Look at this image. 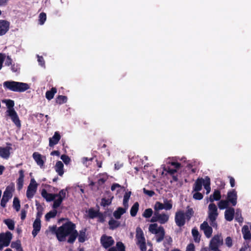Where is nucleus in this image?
<instances>
[{"instance_id":"obj_1","label":"nucleus","mask_w":251,"mask_h":251,"mask_svg":"<svg viewBox=\"0 0 251 251\" xmlns=\"http://www.w3.org/2000/svg\"><path fill=\"white\" fill-rule=\"evenodd\" d=\"M49 228L51 233L55 234L59 242L65 241L66 237H68L67 242L73 244L78 236V232L75 229L76 226L71 221L66 222L59 227L53 226Z\"/></svg>"},{"instance_id":"obj_2","label":"nucleus","mask_w":251,"mask_h":251,"mask_svg":"<svg viewBox=\"0 0 251 251\" xmlns=\"http://www.w3.org/2000/svg\"><path fill=\"white\" fill-rule=\"evenodd\" d=\"M5 89L13 92H23L29 89L28 84L15 81H6L3 83Z\"/></svg>"},{"instance_id":"obj_3","label":"nucleus","mask_w":251,"mask_h":251,"mask_svg":"<svg viewBox=\"0 0 251 251\" xmlns=\"http://www.w3.org/2000/svg\"><path fill=\"white\" fill-rule=\"evenodd\" d=\"M5 102L8 108L6 111L7 115L11 118L12 121L15 124L16 126L18 128H20L21 126V121L17 112L13 108L14 101L11 100H5Z\"/></svg>"},{"instance_id":"obj_4","label":"nucleus","mask_w":251,"mask_h":251,"mask_svg":"<svg viewBox=\"0 0 251 251\" xmlns=\"http://www.w3.org/2000/svg\"><path fill=\"white\" fill-rule=\"evenodd\" d=\"M208 218L210 222V225L212 226H213V223H215V221L218 215L217 207L215 204L211 203L208 205Z\"/></svg>"},{"instance_id":"obj_5","label":"nucleus","mask_w":251,"mask_h":251,"mask_svg":"<svg viewBox=\"0 0 251 251\" xmlns=\"http://www.w3.org/2000/svg\"><path fill=\"white\" fill-rule=\"evenodd\" d=\"M169 216L165 213L160 214L159 212H154L153 216L151 220V222H158L161 224H164L169 220Z\"/></svg>"},{"instance_id":"obj_6","label":"nucleus","mask_w":251,"mask_h":251,"mask_svg":"<svg viewBox=\"0 0 251 251\" xmlns=\"http://www.w3.org/2000/svg\"><path fill=\"white\" fill-rule=\"evenodd\" d=\"M223 244V239L221 235H215L211 240L209 248L211 250H218L219 247Z\"/></svg>"},{"instance_id":"obj_7","label":"nucleus","mask_w":251,"mask_h":251,"mask_svg":"<svg viewBox=\"0 0 251 251\" xmlns=\"http://www.w3.org/2000/svg\"><path fill=\"white\" fill-rule=\"evenodd\" d=\"M38 184L34 178H32L27 187L26 193V197L28 199L32 198L36 192Z\"/></svg>"},{"instance_id":"obj_8","label":"nucleus","mask_w":251,"mask_h":251,"mask_svg":"<svg viewBox=\"0 0 251 251\" xmlns=\"http://www.w3.org/2000/svg\"><path fill=\"white\" fill-rule=\"evenodd\" d=\"M176 225L179 227L183 226L186 222L185 213L183 210H178L176 212L175 217Z\"/></svg>"},{"instance_id":"obj_9","label":"nucleus","mask_w":251,"mask_h":251,"mask_svg":"<svg viewBox=\"0 0 251 251\" xmlns=\"http://www.w3.org/2000/svg\"><path fill=\"white\" fill-rule=\"evenodd\" d=\"M13 187H10L9 186L7 187L6 190L3 193L2 198L0 201V205L2 207L6 206V203L12 197V191Z\"/></svg>"},{"instance_id":"obj_10","label":"nucleus","mask_w":251,"mask_h":251,"mask_svg":"<svg viewBox=\"0 0 251 251\" xmlns=\"http://www.w3.org/2000/svg\"><path fill=\"white\" fill-rule=\"evenodd\" d=\"M226 200L233 206L237 204V194L235 189H232L228 191L227 194Z\"/></svg>"},{"instance_id":"obj_11","label":"nucleus","mask_w":251,"mask_h":251,"mask_svg":"<svg viewBox=\"0 0 251 251\" xmlns=\"http://www.w3.org/2000/svg\"><path fill=\"white\" fill-rule=\"evenodd\" d=\"M12 238V235L10 232L7 231L5 234H0V243H2L4 247H8Z\"/></svg>"},{"instance_id":"obj_12","label":"nucleus","mask_w":251,"mask_h":251,"mask_svg":"<svg viewBox=\"0 0 251 251\" xmlns=\"http://www.w3.org/2000/svg\"><path fill=\"white\" fill-rule=\"evenodd\" d=\"M114 243V240L111 236L103 235L100 238V243L102 247L105 249L111 247Z\"/></svg>"},{"instance_id":"obj_13","label":"nucleus","mask_w":251,"mask_h":251,"mask_svg":"<svg viewBox=\"0 0 251 251\" xmlns=\"http://www.w3.org/2000/svg\"><path fill=\"white\" fill-rule=\"evenodd\" d=\"M7 146L6 147H0V156L4 159H7L10 156V151L12 150L11 144L10 143L6 144Z\"/></svg>"},{"instance_id":"obj_14","label":"nucleus","mask_w":251,"mask_h":251,"mask_svg":"<svg viewBox=\"0 0 251 251\" xmlns=\"http://www.w3.org/2000/svg\"><path fill=\"white\" fill-rule=\"evenodd\" d=\"M10 22L4 20H0V36L5 35L10 28Z\"/></svg>"},{"instance_id":"obj_15","label":"nucleus","mask_w":251,"mask_h":251,"mask_svg":"<svg viewBox=\"0 0 251 251\" xmlns=\"http://www.w3.org/2000/svg\"><path fill=\"white\" fill-rule=\"evenodd\" d=\"M200 228L203 231L204 235L207 238H210L211 236L213 229L212 228L208 225L207 222H203V223L201 225Z\"/></svg>"},{"instance_id":"obj_16","label":"nucleus","mask_w":251,"mask_h":251,"mask_svg":"<svg viewBox=\"0 0 251 251\" xmlns=\"http://www.w3.org/2000/svg\"><path fill=\"white\" fill-rule=\"evenodd\" d=\"M61 139V135L58 131H55L53 136L49 138V146L53 147L57 144Z\"/></svg>"},{"instance_id":"obj_17","label":"nucleus","mask_w":251,"mask_h":251,"mask_svg":"<svg viewBox=\"0 0 251 251\" xmlns=\"http://www.w3.org/2000/svg\"><path fill=\"white\" fill-rule=\"evenodd\" d=\"M205 182V178H198L195 181L193 187V191L198 192L200 191L202 189V185L204 186Z\"/></svg>"},{"instance_id":"obj_18","label":"nucleus","mask_w":251,"mask_h":251,"mask_svg":"<svg viewBox=\"0 0 251 251\" xmlns=\"http://www.w3.org/2000/svg\"><path fill=\"white\" fill-rule=\"evenodd\" d=\"M235 210L233 207H229L225 212V218L227 221L233 220L234 216Z\"/></svg>"},{"instance_id":"obj_19","label":"nucleus","mask_w":251,"mask_h":251,"mask_svg":"<svg viewBox=\"0 0 251 251\" xmlns=\"http://www.w3.org/2000/svg\"><path fill=\"white\" fill-rule=\"evenodd\" d=\"M24 173L25 171L22 169L19 171V177L17 180V186L18 190H21L23 188L25 177Z\"/></svg>"},{"instance_id":"obj_20","label":"nucleus","mask_w":251,"mask_h":251,"mask_svg":"<svg viewBox=\"0 0 251 251\" xmlns=\"http://www.w3.org/2000/svg\"><path fill=\"white\" fill-rule=\"evenodd\" d=\"M42 196L46 199L47 201H51L55 200L56 198L55 194H51L47 192L46 190L43 189L41 192Z\"/></svg>"},{"instance_id":"obj_21","label":"nucleus","mask_w":251,"mask_h":251,"mask_svg":"<svg viewBox=\"0 0 251 251\" xmlns=\"http://www.w3.org/2000/svg\"><path fill=\"white\" fill-rule=\"evenodd\" d=\"M33 227L32 234L35 237L41 229V220H35L33 224Z\"/></svg>"},{"instance_id":"obj_22","label":"nucleus","mask_w":251,"mask_h":251,"mask_svg":"<svg viewBox=\"0 0 251 251\" xmlns=\"http://www.w3.org/2000/svg\"><path fill=\"white\" fill-rule=\"evenodd\" d=\"M33 158L40 167H42L44 165V161L42 159L41 154L37 152H35L32 155Z\"/></svg>"},{"instance_id":"obj_23","label":"nucleus","mask_w":251,"mask_h":251,"mask_svg":"<svg viewBox=\"0 0 251 251\" xmlns=\"http://www.w3.org/2000/svg\"><path fill=\"white\" fill-rule=\"evenodd\" d=\"M55 171L58 173V175L62 176L64 173V165L61 161H58L56 163L54 167Z\"/></svg>"},{"instance_id":"obj_24","label":"nucleus","mask_w":251,"mask_h":251,"mask_svg":"<svg viewBox=\"0 0 251 251\" xmlns=\"http://www.w3.org/2000/svg\"><path fill=\"white\" fill-rule=\"evenodd\" d=\"M136 238L137 240V243L145 242V238L144 236L143 232L140 227L136 228Z\"/></svg>"},{"instance_id":"obj_25","label":"nucleus","mask_w":251,"mask_h":251,"mask_svg":"<svg viewBox=\"0 0 251 251\" xmlns=\"http://www.w3.org/2000/svg\"><path fill=\"white\" fill-rule=\"evenodd\" d=\"M221 198V194L219 190H215L213 194L209 197V201L212 202L214 201H219Z\"/></svg>"},{"instance_id":"obj_26","label":"nucleus","mask_w":251,"mask_h":251,"mask_svg":"<svg viewBox=\"0 0 251 251\" xmlns=\"http://www.w3.org/2000/svg\"><path fill=\"white\" fill-rule=\"evenodd\" d=\"M242 232L245 240H250L251 239V233L248 226L245 225L243 226Z\"/></svg>"},{"instance_id":"obj_27","label":"nucleus","mask_w":251,"mask_h":251,"mask_svg":"<svg viewBox=\"0 0 251 251\" xmlns=\"http://www.w3.org/2000/svg\"><path fill=\"white\" fill-rule=\"evenodd\" d=\"M125 209L121 207H119L117 209L113 212V216L117 219H120L124 214L126 212Z\"/></svg>"},{"instance_id":"obj_28","label":"nucleus","mask_w":251,"mask_h":251,"mask_svg":"<svg viewBox=\"0 0 251 251\" xmlns=\"http://www.w3.org/2000/svg\"><path fill=\"white\" fill-rule=\"evenodd\" d=\"M86 228H84L82 229L79 231V233H78V240L79 242L83 243L87 239L86 232Z\"/></svg>"},{"instance_id":"obj_29","label":"nucleus","mask_w":251,"mask_h":251,"mask_svg":"<svg viewBox=\"0 0 251 251\" xmlns=\"http://www.w3.org/2000/svg\"><path fill=\"white\" fill-rule=\"evenodd\" d=\"M108 225L109 226V228L111 230H114L119 227L121 225V224L119 221L111 218L108 222Z\"/></svg>"},{"instance_id":"obj_30","label":"nucleus","mask_w":251,"mask_h":251,"mask_svg":"<svg viewBox=\"0 0 251 251\" xmlns=\"http://www.w3.org/2000/svg\"><path fill=\"white\" fill-rule=\"evenodd\" d=\"M160 232L158 234H156V242L159 243L161 242L165 236V230L162 226H160Z\"/></svg>"},{"instance_id":"obj_31","label":"nucleus","mask_w":251,"mask_h":251,"mask_svg":"<svg viewBox=\"0 0 251 251\" xmlns=\"http://www.w3.org/2000/svg\"><path fill=\"white\" fill-rule=\"evenodd\" d=\"M57 92V90L55 88L52 87L50 90L47 91L46 93V98L48 100H51L54 97V94Z\"/></svg>"},{"instance_id":"obj_32","label":"nucleus","mask_w":251,"mask_h":251,"mask_svg":"<svg viewBox=\"0 0 251 251\" xmlns=\"http://www.w3.org/2000/svg\"><path fill=\"white\" fill-rule=\"evenodd\" d=\"M139 205L138 202H135L132 206L130 210V213L132 217H135L137 215L139 209Z\"/></svg>"},{"instance_id":"obj_33","label":"nucleus","mask_w":251,"mask_h":251,"mask_svg":"<svg viewBox=\"0 0 251 251\" xmlns=\"http://www.w3.org/2000/svg\"><path fill=\"white\" fill-rule=\"evenodd\" d=\"M113 198V196L111 197L110 198L106 199L105 198H103L101 200L100 205L102 207H106L108 206L111 204L112 199Z\"/></svg>"},{"instance_id":"obj_34","label":"nucleus","mask_w":251,"mask_h":251,"mask_svg":"<svg viewBox=\"0 0 251 251\" xmlns=\"http://www.w3.org/2000/svg\"><path fill=\"white\" fill-rule=\"evenodd\" d=\"M192 234L195 242L199 243L200 241V235L198 229L194 227L192 230Z\"/></svg>"},{"instance_id":"obj_35","label":"nucleus","mask_w":251,"mask_h":251,"mask_svg":"<svg viewBox=\"0 0 251 251\" xmlns=\"http://www.w3.org/2000/svg\"><path fill=\"white\" fill-rule=\"evenodd\" d=\"M204 188L206 191V194L210 193L211 191L210 187V179L209 176H206L205 177V182L204 184Z\"/></svg>"},{"instance_id":"obj_36","label":"nucleus","mask_w":251,"mask_h":251,"mask_svg":"<svg viewBox=\"0 0 251 251\" xmlns=\"http://www.w3.org/2000/svg\"><path fill=\"white\" fill-rule=\"evenodd\" d=\"M149 229L150 232L154 234H158L161 230H160V227L157 228V224L150 225Z\"/></svg>"},{"instance_id":"obj_37","label":"nucleus","mask_w":251,"mask_h":251,"mask_svg":"<svg viewBox=\"0 0 251 251\" xmlns=\"http://www.w3.org/2000/svg\"><path fill=\"white\" fill-rule=\"evenodd\" d=\"M218 207L220 209H227L229 207V202L226 200H221L218 203Z\"/></svg>"},{"instance_id":"obj_38","label":"nucleus","mask_w":251,"mask_h":251,"mask_svg":"<svg viewBox=\"0 0 251 251\" xmlns=\"http://www.w3.org/2000/svg\"><path fill=\"white\" fill-rule=\"evenodd\" d=\"M57 214V210L55 209L53 210L50 211L47 213L45 215V220L49 221L51 218H54Z\"/></svg>"},{"instance_id":"obj_39","label":"nucleus","mask_w":251,"mask_h":251,"mask_svg":"<svg viewBox=\"0 0 251 251\" xmlns=\"http://www.w3.org/2000/svg\"><path fill=\"white\" fill-rule=\"evenodd\" d=\"M67 97L65 96L59 95L56 98V102L59 104L65 103L67 101Z\"/></svg>"},{"instance_id":"obj_40","label":"nucleus","mask_w":251,"mask_h":251,"mask_svg":"<svg viewBox=\"0 0 251 251\" xmlns=\"http://www.w3.org/2000/svg\"><path fill=\"white\" fill-rule=\"evenodd\" d=\"M99 215V211H95L93 208H90L88 210V216L90 219H94Z\"/></svg>"},{"instance_id":"obj_41","label":"nucleus","mask_w":251,"mask_h":251,"mask_svg":"<svg viewBox=\"0 0 251 251\" xmlns=\"http://www.w3.org/2000/svg\"><path fill=\"white\" fill-rule=\"evenodd\" d=\"M4 223L7 225L10 230H13L15 227V224L12 220L8 219L4 221Z\"/></svg>"},{"instance_id":"obj_42","label":"nucleus","mask_w":251,"mask_h":251,"mask_svg":"<svg viewBox=\"0 0 251 251\" xmlns=\"http://www.w3.org/2000/svg\"><path fill=\"white\" fill-rule=\"evenodd\" d=\"M194 214V211L192 208H189L188 207V208L185 213V217L186 219L188 221H189L192 216H193Z\"/></svg>"},{"instance_id":"obj_43","label":"nucleus","mask_w":251,"mask_h":251,"mask_svg":"<svg viewBox=\"0 0 251 251\" xmlns=\"http://www.w3.org/2000/svg\"><path fill=\"white\" fill-rule=\"evenodd\" d=\"M164 209L163 203L159 202L156 201L154 206V212H159V210H162Z\"/></svg>"},{"instance_id":"obj_44","label":"nucleus","mask_w":251,"mask_h":251,"mask_svg":"<svg viewBox=\"0 0 251 251\" xmlns=\"http://www.w3.org/2000/svg\"><path fill=\"white\" fill-rule=\"evenodd\" d=\"M13 207L15 209L16 211H19L20 209V201L17 197H15L13 200Z\"/></svg>"},{"instance_id":"obj_45","label":"nucleus","mask_w":251,"mask_h":251,"mask_svg":"<svg viewBox=\"0 0 251 251\" xmlns=\"http://www.w3.org/2000/svg\"><path fill=\"white\" fill-rule=\"evenodd\" d=\"M37 212L36 214V217L35 220H41V218L43 215V208L38 204L37 207Z\"/></svg>"},{"instance_id":"obj_46","label":"nucleus","mask_w":251,"mask_h":251,"mask_svg":"<svg viewBox=\"0 0 251 251\" xmlns=\"http://www.w3.org/2000/svg\"><path fill=\"white\" fill-rule=\"evenodd\" d=\"M47 19L46 14L44 12H42L39 16V24L41 25H43Z\"/></svg>"},{"instance_id":"obj_47","label":"nucleus","mask_w":251,"mask_h":251,"mask_svg":"<svg viewBox=\"0 0 251 251\" xmlns=\"http://www.w3.org/2000/svg\"><path fill=\"white\" fill-rule=\"evenodd\" d=\"M163 204H164V209L167 210H170L171 209H172V206H173L172 201L171 200L168 201L167 199H166L164 201Z\"/></svg>"},{"instance_id":"obj_48","label":"nucleus","mask_w":251,"mask_h":251,"mask_svg":"<svg viewBox=\"0 0 251 251\" xmlns=\"http://www.w3.org/2000/svg\"><path fill=\"white\" fill-rule=\"evenodd\" d=\"M153 214V211L151 208L146 209L143 213V216L146 218H150Z\"/></svg>"},{"instance_id":"obj_49","label":"nucleus","mask_w":251,"mask_h":251,"mask_svg":"<svg viewBox=\"0 0 251 251\" xmlns=\"http://www.w3.org/2000/svg\"><path fill=\"white\" fill-rule=\"evenodd\" d=\"M62 198H58L56 200H54L52 207L54 209H56L60 206L63 201Z\"/></svg>"},{"instance_id":"obj_50","label":"nucleus","mask_w":251,"mask_h":251,"mask_svg":"<svg viewBox=\"0 0 251 251\" xmlns=\"http://www.w3.org/2000/svg\"><path fill=\"white\" fill-rule=\"evenodd\" d=\"M117 251H126L125 246L122 242H118L116 243Z\"/></svg>"},{"instance_id":"obj_51","label":"nucleus","mask_w":251,"mask_h":251,"mask_svg":"<svg viewBox=\"0 0 251 251\" xmlns=\"http://www.w3.org/2000/svg\"><path fill=\"white\" fill-rule=\"evenodd\" d=\"M193 198L196 200H201L203 199V196L201 193L198 191L196 192V193L193 194Z\"/></svg>"},{"instance_id":"obj_52","label":"nucleus","mask_w":251,"mask_h":251,"mask_svg":"<svg viewBox=\"0 0 251 251\" xmlns=\"http://www.w3.org/2000/svg\"><path fill=\"white\" fill-rule=\"evenodd\" d=\"M11 246L12 248H16L18 251H23L20 243L17 242H12Z\"/></svg>"},{"instance_id":"obj_53","label":"nucleus","mask_w":251,"mask_h":251,"mask_svg":"<svg viewBox=\"0 0 251 251\" xmlns=\"http://www.w3.org/2000/svg\"><path fill=\"white\" fill-rule=\"evenodd\" d=\"M61 159L63 161V162L66 165L68 164L71 161L70 158L68 155L65 154L62 155L61 156Z\"/></svg>"},{"instance_id":"obj_54","label":"nucleus","mask_w":251,"mask_h":251,"mask_svg":"<svg viewBox=\"0 0 251 251\" xmlns=\"http://www.w3.org/2000/svg\"><path fill=\"white\" fill-rule=\"evenodd\" d=\"M66 191L64 189L60 190L58 194H55L56 196V198H62L63 200L66 197Z\"/></svg>"},{"instance_id":"obj_55","label":"nucleus","mask_w":251,"mask_h":251,"mask_svg":"<svg viewBox=\"0 0 251 251\" xmlns=\"http://www.w3.org/2000/svg\"><path fill=\"white\" fill-rule=\"evenodd\" d=\"M164 170L172 176L174 175L177 172L176 169H172L169 167L165 168Z\"/></svg>"},{"instance_id":"obj_56","label":"nucleus","mask_w":251,"mask_h":251,"mask_svg":"<svg viewBox=\"0 0 251 251\" xmlns=\"http://www.w3.org/2000/svg\"><path fill=\"white\" fill-rule=\"evenodd\" d=\"M11 66V70L13 72L16 73L19 72L20 67L17 64L14 63Z\"/></svg>"},{"instance_id":"obj_57","label":"nucleus","mask_w":251,"mask_h":251,"mask_svg":"<svg viewBox=\"0 0 251 251\" xmlns=\"http://www.w3.org/2000/svg\"><path fill=\"white\" fill-rule=\"evenodd\" d=\"M143 191L145 194H146L151 197H152L155 194V192L153 191L149 190L146 189L145 188H143Z\"/></svg>"},{"instance_id":"obj_58","label":"nucleus","mask_w":251,"mask_h":251,"mask_svg":"<svg viewBox=\"0 0 251 251\" xmlns=\"http://www.w3.org/2000/svg\"><path fill=\"white\" fill-rule=\"evenodd\" d=\"M137 244L139 246L141 251H146V242L137 243Z\"/></svg>"},{"instance_id":"obj_59","label":"nucleus","mask_w":251,"mask_h":251,"mask_svg":"<svg viewBox=\"0 0 251 251\" xmlns=\"http://www.w3.org/2000/svg\"><path fill=\"white\" fill-rule=\"evenodd\" d=\"M173 242L172 239L170 236L166 237L164 242V246L166 245H170Z\"/></svg>"},{"instance_id":"obj_60","label":"nucleus","mask_w":251,"mask_h":251,"mask_svg":"<svg viewBox=\"0 0 251 251\" xmlns=\"http://www.w3.org/2000/svg\"><path fill=\"white\" fill-rule=\"evenodd\" d=\"M226 244L230 248L232 246V240L230 237H227L226 239Z\"/></svg>"},{"instance_id":"obj_61","label":"nucleus","mask_w":251,"mask_h":251,"mask_svg":"<svg viewBox=\"0 0 251 251\" xmlns=\"http://www.w3.org/2000/svg\"><path fill=\"white\" fill-rule=\"evenodd\" d=\"M12 62H13V61H12V59H11V58L9 56H7L6 58V60L5 61V65L6 66H10V65H11L12 64Z\"/></svg>"},{"instance_id":"obj_62","label":"nucleus","mask_w":251,"mask_h":251,"mask_svg":"<svg viewBox=\"0 0 251 251\" xmlns=\"http://www.w3.org/2000/svg\"><path fill=\"white\" fill-rule=\"evenodd\" d=\"M186 251H195V245L193 243L188 244L186 247Z\"/></svg>"},{"instance_id":"obj_63","label":"nucleus","mask_w":251,"mask_h":251,"mask_svg":"<svg viewBox=\"0 0 251 251\" xmlns=\"http://www.w3.org/2000/svg\"><path fill=\"white\" fill-rule=\"evenodd\" d=\"M38 58V61L39 63V64L41 66H44L45 65V61L44 59V58L42 56H39V55H37Z\"/></svg>"},{"instance_id":"obj_64","label":"nucleus","mask_w":251,"mask_h":251,"mask_svg":"<svg viewBox=\"0 0 251 251\" xmlns=\"http://www.w3.org/2000/svg\"><path fill=\"white\" fill-rule=\"evenodd\" d=\"M171 164L172 166H174L175 169H178L181 167V164L177 162H172L171 163Z\"/></svg>"}]
</instances>
